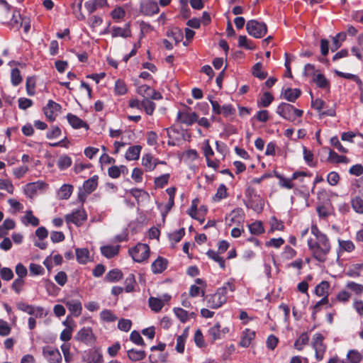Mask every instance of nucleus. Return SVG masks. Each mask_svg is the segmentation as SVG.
<instances>
[{
    "mask_svg": "<svg viewBox=\"0 0 363 363\" xmlns=\"http://www.w3.org/2000/svg\"><path fill=\"white\" fill-rule=\"evenodd\" d=\"M311 233L313 238H309L307 241L308 249L314 259L320 262H324L331 250L330 240L316 225H312Z\"/></svg>",
    "mask_w": 363,
    "mask_h": 363,
    "instance_id": "1",
    "label": "nucleus"
},
{
    "mask_svg": "<svg viewBox=\"0 0 363 363\" xmlns=\"http://www.w3.org/2000/svg\"><path fill=\"white\" fill-rule=\"evenodd\" d=\"M234 282V279H230L224 283L223 286L218 288L213 294L205 296L204 291H201V296L204 297L203 300L206 302V306L213 309H218L225 304L228 299V292H233L235 290Z\"/></svg>",
    "mask_w": 363,
    "mask_h": 363,
    "instance_id": "2",
    "label": "nucleus"
},
{
    "mask_svg": "<svg viewBox=\"0 0 363 363\" xmlns=\"http://www.w3.org/2000/svg\"><path fill=\"white\" fill-rule=\"evenodd\" d=\"M277 113L284 119L293 121L295 119L294 116L301 117L303 112L289 104L283 102L278 106Z\"/></svg>",
    "mask_w": 363,
    "mask_h": 363,
    "instance_id": "3",
    "label": "nucleus"
},
{
    "mask_svg": "<svg viewBox=\"0 0 363 363\" xmlns=\"http://www.w3.org/2000/svg\"><path fill=\"white\" fill-rule=\"evenodd\" d=\"M303 74L313 77V81L321 89H328L330 87L329 81L321 73L315 74V67L311 64H306L304 67Z\"/></svg>",
    "mask_w": 363,
    "mask_h": 363,
    "instance_id": "4",
    "label": "nucleus"
},
{
    "mask_svg": "<svg viewBox=\"0 0 363 363\" xmlns=\"http://www.w3.org/2000/svg\"><path fill=\"white\" fill-rule=\"evenodd\" d=\"M128 253L135 262H142L149 257L150 247L147 244L138 243L129 249Z\"/></svg>",
    "mask_w": 363,
    "mask_h": 363,
    "instance_id": "5",
    "label": "nucleus"
},
{
    "mask_svg": "<svg viewBox=\"0 0 363 363\" xmlns=\"http://www.w3.org/2000/svg\"><path fill=\"white\" fill-rule=\"evenodd\" d=\"M246 29L249 35L256 38H262L267 31L266 24L257 20L249 21L246 24Z\"/></svg>",
    "mask_w": 363,
    "mask_h": 363,
    "instance_id": "6",
    "label": "nucleus"
},
{
    "mask_svg": "<svg viewBox=\"0 0 363 363\" xmlns=\"http://www.w3.org/2000/svg\"><path fill=\"white\" fill-rule=\"evenodd\" d=\"M307 174L305 172H295L293 173L291 178L288 179L285 178L284 176L281 175L279 173L274 172V176L279 179V185L287 189H291L294 188V185L292 182L293 180L299 179L300 177H306Z\"/></svg>",
    "mask_w": 363,
    "mask_h": 363,
    "instance_id": "7",
    "label": "nucleus"
},
{
    "mask_svg": "<svg viewBox=\"0 0 363 363\" xmlns=\"http://www.w3.org/2000/svg\"><path fill=\"white\" fill-rule=\"evenodd\" d=\"M65 218L67 224L74 223L77 226H80L86 219V213L83 208L77 209L71 213L67 214Z\"/></svg>",
    "mask_w": 363,
    "mask_h": 363,
    "instance_id": "8",
    "label": "nucleus"
},
{
    "mask_svg": "<svg viewBox=\"0 0 363 363\" xmlns=\"http://www.w3.org/2000/svg\"><path fill=\"white\" fill-rule=\"evenodd\" d=\"M313 347L315 350V358L320 361L323 358L326 347L323 344V336L320 333H316L313 336Z\"/></svg>",
    "mask_w": 363,
    "mask_h": 363,
    "instance_id": "9",
    "label": "nucleus"
},
{
    "mask_svg": "<svg viewBox=\"0 0 363 363\" xmlns=\"http://www.w3.org/2000/svg\"><path fill=\"white\" fill-rule=\"evenodd\" d=\"M75 340L86 345H92L94 343L96 338L91 328L84 327L77 332Z\"/></svg>",
    "mask_w": 363,
    "mask_h": 363,
    "instance_id": "10",
    "label": "nucleus"
},
{
    "mask_svg": "<svg viewBox=\"0 0 363 363\" xmlns=\"http://www.w3.org/2000/svg\"><path fill=\"white\" fill-rule=\"evenodd\" d=\"M43 354L49 363H61L62 356L57 348L46 346L43 348Z\"/></svg>",
    "mask_w": 363,
    "mask_h": 363,
    "instance_id": "11",
    "label": "nucleus"
},
{
    "mask_svg": "<svg viewBox=\"0 0 363 363\" xmlns=\"http://www.w3.org/2000/svg\"><path fill=\"white\" fill-rule=\"evenodd\" d=\"M62 106L52 100H49L47 105L43 108L45 116L51 121L55 120L56 116L60 112Z\"/></svg>",
    "mask_w": 363,
    "mask_h": 363,
    "instance_id": "12",
    "label": "nucleus"
},
{
    "mask_svg": "<svg viewBox=\"0 0 363 363\" xmlns=\"http://www.w3.org/2000/svg\"><path fill=\"white\" fill-rule=\"evenodd\" d=\"M137 93L139 95L143 96L144 99L151 98L155 100L162 99V95L160 94V93L156 91L155 89H153L147 84H143L139 86L137 88Z\"/></svg>",
    "mask_w": 363,
    "mask_h": 363,
    "instance_id": "13",
    "label": "nucleus"
},
{
    "mask_svg": "<svg viewBox=\"0 0 363 363\" xmlns=\"http://www.w3.org/2000/svg\"><path fill=\"white\" fill-rule=\"evenodd\" d=\"M140 11L145 16H152L157 13L160 9L156 1L148 0L140 4Z\"/></svg>",
    "mask_w": 363,
    "mask_h": 363,
    "instance_id": "14",
    "label": "nucleus"
},
{
    "mask_svg": "<svg viewBox=\"0 0 363 363\" xmlns=\"http://www.w3.org/2000/svg\"><path fill=\"white\" fill-rule=\"evenodd\" d=\"M177 118L182 123L186 125H191L198 120V115L195 112L179 111Z\"/></svg>",
    "mask_w": 363,
    "mask_h": 363,
    "instance_id": "15",
    "label": "nucleus"
},
{
    "mask_svg": "<svg viewBox=\"0 0 363 363\" xmlns=\"http://www.w3.org/2000/svg\"><path fill=\"white\" fill-rule=\"evenodd\" d=\"M65 305L69 311L72 315L79 317L82 311V305L80 301L70 299L65 302Z\"/></svg>",
    "mask_w": 363,
    "mask_h": 363,
    "instance_id": "16",
    "label": "nucleus"
},
{
    "mask_svg": "<svg viewBox=\"0 0 363 363\" xmlns=\"http://www.w3.org/2000/svg\"><path fill=\"white\" fill-rule=\"evenodd\" d=\"M354 245L351 240L338 239V248L337 249V259L345 252H351L354 250Z\"/></svg>",
    "mask_w": 363,
    "mask_h": 363,
    "instance_id": "17",
    "label": "nucleus"
},
{
    "mask_svg": "<svg viewBox=\"0 0 363 363\" xmlns=\"http://www.w3.org/2000/svg\"><path fill=\"white\" fill-rule=\"evenodd\" d=\"M111 36L113 38L121 37V38H128L131 36V30L130 28V24H125L124 28L113 26L111 28Z\"/></svg>",
    "mask_w": 363,
    "mask_h": 363,
    "instance_id": "18",
    "label": "nucleus"
},
{
    "mask_svg": "<svg viewBox=\"0 0 363 363\" xmlns=\"http://www.w3.org/2000/svg\"><path fill=\"white\" fill-rule=\"evenodd\" d=\"M107 5V0H89L84 4L85 8L90 14L94 13L96 9H101Z\"/></svg>",
    "mask_w": 363,
    "mask_h": 363,
    "instance_id": "19",
    "label": "nucleus"
},
{
    "mask_svg": "<svg viewBox=\"0 0 363 363\" xmlns=\"http://www.w3.org/2000/svg\"><path fill=\"white\" fill-rule=\"evenodd\" d=\"M119 245H104L101 247L100 250L103 256L111 259L119 253Z\"/></svg>",
    "mask_w": 363,
    "mask_h": 363,
    "instance_id": "20",
    "label": "nucleus"
},
{
    "mask_svg": "<svg viewBox=\"0 0 363 363\" xmlns=\"http://www.w3.org/2000/svg\"><path fill=\"white\" fill-rule=\"evenodd\" d=\"M167 266V259L163 257H159L152 263L151 269L154 274H159L162 273L164 269H166Z\"/></svg>",
    "mask_w": 363,
    "mask_h": 363,
    "instance_id": "21",
    "label": "nucleus"
},
{
    "mask_svg": "<svg viewBox=\"0 0 363 363\" xmlns=\"http://www.w3.org/2000/svg\"><path fill=\"white\" fill-rule=\"evenodd\" d=\"M67 118L70 125L75 129L81 128H88L86 123L74 114L68 113Z\"/></svg>",
    "mask_w": 363,
    "mask_h": 363,
    "instance_id": "22",
    "label": "nucleus"
},
{
    "mask_svg": "<svg viewBox=\"0 0 363 363\" xmlns=\"http://www.w3.org/2000/svg\"><path fill=\"white\" fill-rule=\"evenodd\" d=\"M301 91L298 89L287 88L281 92L283 97L290 102H294L300 96Z\"/></svg>",
    "mask_w": 363,
    "mask_h": 363,
    "instance_id": "23",
    "label": "nucleus"
},
{
    "mask_svg": "<svg viewBox=\"0 0 363 363\" xmlns=\"http://www.w3.org/2000/svg\"><path fill=\"white\" fill-rule=\"evenodd\" d=\"M328 160L333 163H344L347 164L350 162L349 158L344 155H339L337 152L333 150H330Z\"/></svg>",
    "mask_w": 363,
    "mask_h": 363,
    "instance_id": "24",
    "label": "nucleus"
},
{
    "mask_svg": "<svg viewBox=\"0 0 363 363\" xmlns=\"http://www.w3.org/2000/svg\"><path fill=\"white\" fill-rule=\"evenodd\" d=\"M98 185V177L94 175L91 178L86 180L83 184V189L86 194H91L97 187Z\"/></svg>",
    "mask_w": 363,
    "mask_h": 363,
    "instance_id": "25",
    "label": "nucleus"
},
{
    "mask_svg": "<svg viewBox=\"0 0 363 363\" xmlns=\"http://www.w3.org/2000/svg\"><path fill=\"white\" fill-rule=\"evenodd\" d=\"M76 257L79 264H86L89 261V252L86 248H77Z\"/></svg>",
    "mask_w": 363,
    "mask_h": 363,
    "instance_id": "26",
    "label": "nucleus"
},
{
    "mask_svg": "<svg viewBox=\"0 0 363 363\" xmlns=\"http://www.w3.org/2000/svg\"><path fill=\"white\" fill-rule=\"evenodd\" d=\"M255 337V331L250 329H246L244 332L243 336L240 342V345L242 347H247L251 344L252 340Z\"/></svg>",
    "mask_w": 363,
    "mask_h": 363,
    "instance_id": "27",
    "label": "nucleus"
},
{
    "mask_svg": "<svg viewBox=\"0 0 363 363\" xmlns=\"http://www.w3.org/2000/svg\"><path fill=\"white\" fill-rule=\"evenodd\" d=\"M127 354L130 360L133 362H137L143 359L145 356V352L144 350H139L135 349H130L127 351Z\"/></svg>",
    "mask_w": 363,
    "mask_h": 363,
    "instance_id": "28",
    "label": "nucleus"
},
{
    "mask_svg": "<svg viewBox=\"0 0 363 363\" xmlns=\"http://www.w3.org/2000/svg\"><path fill=\"white\" fill-rule=\"evenodd\" d=\"M330 289V284L327 281H322L315 288V293L318 296L327 297L328 296V291Z\"/></svg>",
    "mask_w": 363,
    "mask_h": 363,
    "instance_id": "29",
    "label": "nucleus"
},
{
    "mask_svg": "<svg viewBox=\"0 0 363 363\" xmlns=\"http://www.w3.org/2000/svg\"><path fill=\"white\" fill-rule=\"evenodd\" d=\"M142 147L140 145L130 147L125 153V158L128 160H136L139 158Z\"/></svg>",
    "mask_w": 363,
    "mask_h": 363,
    "instance_id": "30",
    "label": "nucleus"
},
{
    "mask_svg": "<svg viewBox=\"0 0 363 363\" xmlns=\"http://www.w3.org/2000/svg\"><path fill=\"white\" fill-rule=\"evenodd\" d=\"M148 303L151 310L155 312L160 311L164 306L162 299L153 296L149 298Z\"/></svg>",
    "mask_w": 363,
    "mask_h": 363,
    "instance_id": "31",
    "label": "nucleus"
},
{
    "mask_svg": "<svg viewBox=\"0 0 363 363\" xmlns=\"http://www.w3.org/2000/svg\"><path fill=\"white\" fill-rule=\"evenodd\" d=\"M73 191V186L70 184H63L58 191V196L61 199H68Z\"/></svg>",
    "mask_w": 363,
    "mask_h": 363,
    "instance_id": "32",
    "label": "nucleus"
},
{
    "mask_svg": "<svg viewBox=\"0 0 363 363\" xmlns=\"http://www.w3.org/2000/svg\"><path fill=\"white\" fill-rule=\"evenodd\" d=\"M352 209L357 213L363 214V199L359 196H356L351 200Z\"/></svg>",
    "mask_w": 363,
    "mask_h": 363,
    "instance_id": "33",
    "label": "nucleus"
},
{
    "mask_svg": "<svg viewBox=\"0 0 363 363\" xmlns=\"http://www.w3.org/2000/svg\"><path fill=\"white\" fill-rule=\"evenodd\" d=\"M23 223L26 225L38 226L39 225V219L33 216L31 211H27L23 218Z\"/></svg>",
    "mask_w": 363,
    "mask_h": 363,
    "instance_id": "34",
    "label": "nucleus"
},
{
    "mask_svg": "<svg viewBox=\"0 0 363 363\" xmlns=\"http://www.w3.org/2000/svg\"><path fill=\"white\" fill-rule=\"evenodd\" d=\"M123 274L121 270L113 269L110 270L106 275V279L110 282H116L121 279Z\"/></svg>",
    "mask_w": 363,
    "mask_h": 363,
    "instance_id": "35",
    "label": "nucleus"
},
{
    "mask_svg": "<svg viewBox=\"0 0 363 363\" xmlns=\"http://www.w3.org/2000/svg\"><path fill=\"white\" fill-rule=\"evenodd\" d=\"M142 164L145 167L146 171H152L157 166V163H153V157L147 154L142 158Z\"/></svg>",
    "mask_w": 363,
    "mask_h": 363,
    "instance_id": "36",
    "label": "nucleus"
},
{
    "mask_svg": "<svg viewBox=\"0 0 363 363\" xmlns=\"http://www.w3.org/2000/svg\"><path fill=\"white\" fill-rule=\"evenodd\" d=\"M206 255L210 259L218 262L221 269L225 268V259L223 257H221L220 256H219V255L217 252H216L215 250H209L207 251Z\"/></svg>",
    "mask_w": 363,
    "mask_h": 363,
    "instance_id": "37",
    "label": "nucleus"
},
{
    "mask_svg": "<svg viewBox=\"0 0 363 363\" xmlns=\"http://www.w3.org/2000/svg\"><path fill=\"white\" fill-rule=\"evenodd\" d=\"M100 318L104 322L112 323L117 320V316L111 310L105 309L100 313Z\"/></svg>",
    "mask_w": 363,
    "mask_h": 363,
    "instance_id": "38",
    "label": "nucleus"
},
{
    "mask_svg": "<svg viewBox=\"0 0 363 363\" xmlns=\"http://www.w3.org/2000/svg\"><path fill=\"white\" fill-rule=\"evenodd\" d=\"M264 206V202L262 199L260 198H257L255 199H251L248 203L247 204V206L248 208H252L255 211L259 213L262 211Z\"/></svg>",
    "mask_w": 363,
    "mask_h": 363,
    "instance_id": "39",
    "label": "nucleus"
},
{
    "mask_svg": "<svg viewBox=\"0 0 363 363\" xmlns=\"http://www.w3.org/2000/svg\"><path fill=\"white\" fill-rule=\"evenodd\" d=\"M72 164V159L68 155H61L57 161V167L60 170H64L69 167Z\"/></svg>",
    "mask_w": 363,
    "mask_h": 363,
    "instance_id": "40",
    "label": "nucleus"
},
{
    "mask_svg": "<svg viewBox=\"0 0 363 363\" xmlns=\"http://www.w3.org/2000/svg\"><path fill=\"white\" fill-rule=\"evenodd\" d=\"M220 325L219 323L215 324L213 326L209 328L208 334L212 337L213 340L220 339L223 331L220 330Z\"/></svg>",
    "mask_w": 363,
    "mask_h": 363,
    "instance_id": "41",
    "label": "nucleus"
},
{
    "mask_svg": "<svg viewBox=\"0 0 363 363\" xmlns=\"http://www.w3.org/2000/svg\"><path fill=\"white\" fill-rule=\"evenodd\" d=\"M350 363H360L362 360V355L357 350H350L347 354Z\"/></svg>",
    "mask_w": 363,
    "mask_h": 363,
    "instance_id": "42",
    "label": "nucleus"
},
{
    "mask_svg": "<svg viewBox=\"0 0 363 363\" xmlns=\"http://www.w3.org/2000/svg\"><path fill=\"white\" fill-rule=\"evenodd\" d=\"M142 105V109H144L147 115H152L156 106L153 101H150L149 99L145 98L143 100Z\"/></svg>",
    "mask_w": 363,
    "mask_h": 363,
    "instance_id": "43",
    "label": "nucleus"
},
{
    "mask_svg": "<svg viewBox=\"0 0 363 363\" xmlns=\"http://www.w3.org/2000/svg\"><path fill=\"white\" fill-rule=\"evenodd\" d=\"M346 38L345 33H339L335 37L333 38V47L332 51L337 50L341 46V42L344 41Z\"/></svg>",
    "mask_w": 363,
    "mask_h": 363,
    "instance_id": "44",
    "label": "nucleus"
},
{
    "mask_svg": "<svg viewBox=\"0 0 363 363\" xmlns=\"http://www.w3.org/2000/svg\"><path fill=\"white\" fill-rule=\"evenodd\" d=\"M296 255V251L291 247L286 245L281 255V257L282 260H289L293 259Z\"/></svg>",
    "mask_w": 363,
    "mask_h": 363,
    "instance_id": "45",
    "label": "nucleus"
},
{
    "mask_svg": "<svg viewBox=\"0 0 363 363\" xmlns=\"http://www.w3.org/2000/svg\"><path fill=\"white\" fill-rule=\"evenodd\" d=\"M252 74L259 78V79H264L267 77L266 72L262 71V63L257 62L252 67Z\"/></svg>",
    "mask_w": 363,
    "mask_h": 363,
    "instance_id": "46",
    "label": "nucleus"
},
{
    "mask_svg": "<svg viewBox=\"0 0 363 363\" xmlns=\"http://www.w3.org/2000/svg\"><path fill=\"white\" fill-rule=\"evenodd\" d=\"M114 89L116 94L120 96L124 95L128 91L125 83L121 79H118L116 81Z\"/></svg>",
    "mask_w": 363,
    "mask_h": 363,
    "instance_id": "47",
    "label": "nucleus"
},
{
    "mask_svg": "<svg viewBox=\"0 0 363 363\" xmlns=\"http://www.w3.org/2000/svg\"><path fill=\"white\" fill-rule=\"evenodd\" d=\"M187 337V334L184 333L182 335H179L177 337V345H176V350L179 353H183L184 351V346H185V342L186 339Z\"/></svg>",
    "mask_w": 363,
    "mask_h": 363,
    "instance_id": "48",
    "label": "nucleus"
},
{
    "mask_svg": "<svg viewBox=\"0 0 363 363\" xmlns=\"http://www.w3.org/2000/svg\"><path fill=\"white\" fill-rule=\"evenodd\" d=\"M228 196L227 188L224 184H220L217 189V192L213 197L214 201H219L223 199L226 198Z\"/></svg>",
    "mask_w": 363,
    "mask_h": 363,
    "instance_id": "49",
    "label": "nucleus"
},
{
    "mask_svg": "<svg viewBox=\"0 0 363 363\" xmlns=\"http://www.w3.org/2000/svg\"><path fill=\"white\" fill-rule=\"evenodd\" d=\"M169 174H164L155 179V185L156 188H163L167 183L169 179Z\"/></svg>",
    "mask_w": 363,
    "mask_h": 363,
    "instance_id": "50",
    "label": "nucleus"
},
{
    "mask_svg": "<svg viewBox=\"0 0 363 363\" xmlns=\"http://www.w3.org/2000/svg\"><path fill=\"white\" fill-rule=\"evenodd\" d=\"M174 312L177 318L182 323H186L189 319V313L182 308H174Z\"/></svg>",
    "mask_w": 363,
    "mask_h": 363,
    "instance_id": "51",
    "label": "nucleus"
},
{
    "mask_svg": "<svg viewBox=\"0 0 363 363\" xmlns=\"http://www.w3.org/2000/svg\"><path fill=\"white\" fill-rule=\"evenodd\" d=\"M346 287L356 294H361L363 293V285L361 284H358L354 281H348L346 284Z\"/></svg>",
    "mask_w": 363,
    "mask_h": 363,
    "instance_id": "52",
    "label": "nucleus"
},
{
    "mask_svg": "<svg viewBox=\"0 0 363 363\" xmlns=\"http://www.w3.org/2000/svg\"><path fill=\"white\" fill-rule=\"evenodd\" d=\"M252 234L259 235L264 232V228L261 222H255L248 225Z\"/></svg>",
    "mask_w": 363,
    "mask_h": 363,
    "instance_id": "53",
    "label": "nucleus"
},
{
    "mask_svg": "<svg viewBox=\"0 0 363 363\" xmlns=\"http://www.w3.org/2000/svg\"><path fill=\"white\" fill-rule=\"evenodd\" d=\"M103 355L98 350L92 351L89 354V363H101Z\"/></svg>",
    "mask_w": 363,
    "mask_h": 363,
    "instance_id": "54",
    "label": "nucleus"
},
{
    "mask_svg": "<svg viewBox=\"0 0 363 363\" xmlns=\"http://www.w3.org/2000/svg\"><path fill=\"white\" fill-rule=\"evenodd\" d=\"M11 79L13 86H17L21 82L22 77L20 70L18 68H14L11 70Z\"/></svg>",
    "mask_w": 363,
    "mask_h": 363,
    "instance_id": "55",
    "label": "nucleus"
},
{
    "mask_svg": "<svg viewBox=\"0 0 363 363\" xmlns=\"http://www.w3.org/2000/svg\"><path fill=\"white\" fill-rule=\"evenodd\" d=\"M132 322L129 319L121 318L118 320V328L122 331L128 332L130 330Z\"/></svg>",
    "mask_w": 363,
    "mask_h": 363,
    "instance_id": "56",
    "label": "nucleus"
},
{
    "mask_svg": "<svg viewBox=\"0 0 363 363\" xmlns=\"http://www.w3.org/2000/svg\"><path fill=\"white\" fill-rule=\"evenodd\" d=\"M303 159L307 164L310 167H314L315 163L313 162V154L306 147L303 148Z\"/></svg>",
    "mask_w": 363,
    "mask_h": 363,
    "instance_id": "57",
    "label": "nucleus"
},
{
    "mask_svg": "<svg viewBox=\"0 0 363 363\" xmlns=\"http://www.w3.org/2000/svg\"><path fill=\"white\" fill-rule=\"evenodd\" d=\"M308 340L309 339H308L307 334H306V333L301 334V336L299 337V338L297 340H296V342L294 343L295 347L298 350H301L303 349V345H305L308 343Z\"/></svg>",
    "mask_w": 363,
    "mask_h": 363,
    "instance_id": "58",
    "label": "nucleus"
},
{
    "mask_svg": "<svg viewBox=\"0 0 363 363\" xmlns=\"http://www.w3.org/2000/svg\"><path fill=\"white\" fill-rule=\"evenodd\" d=\"M135 277L133 274H130L128 277H126L125 284V290L126 292L130 293L134 291V284H135Z\"/></svg>",
    "mask_w": 363,
    "mask_h": 363,
    "instance_id": "59",
    "label": "nucleus"
},
{
    "mask_svg": "<svg viewBox=\"0 0 363 363\" xmlns=\"http://www.w3.org/2000/svg\"><path fill=\"white\" fill-rule=\"evenodd\" d=\"M1 277L4 281H10L13 278V272L9 267H3L0 272Z\"/></svg>",
    "mask_w": 363,
    "mask_h": 363,
    "instance_id": "60",
    "label": "nucleus"
},
{
    "mask_svg": "<svg viewBox=\"0 0 363 363\" xmlns=\"http://www.w3.org/2000/svg\"><path fill=\"white\" fill-rule=\"evenodd\" d=\"M130 340L138 345H145L143 337H141L140 334L136 330H133L131 332L130 335Z\"/></svg>",
    "mask_w": 363,
    "mask_h": 363,
    "instance_id": "61",
    "label": "nucleus"
},
{
    "mask_svg": "<svg viewBox=\"0 0 363 363\" xmlns=\"http://www.w3.org/2000/svg\"><path fill=\"white\" fill-rule=\"evenodd\" d=\"M11 330V328L9 323L2 319H0V336L4 337L9 335Z\"/></svg>",
    "mask_w": 363,
    "mask_h": 363,
    "instance_id": "62",
    "label": "nucleus"
},
{
    "mask_svg": "<svg viewBox=\"0 0 363 363\" xmlns=\"http://www.w3.org/2000/svg\"><path fill=\"white\" fill-rule=\"evenodd\" d=\"M272 95L269 92H265L260 99L259 104L262 107H267L273 101Z\"/></svg>",
    "mask_w": 363,
    "mask_h": 363,
    "instance_id": "63",
    "label": "nucleus"
},
{
    "mask_svg": "<svg viewBox=\"0 0 363 363\" xmlns=\"http://www.w3.org/2000/svg\"><path fill=\"white\" fill-rule=\"evenodd\" d=\"M15 272L18 276V278L23 279L28 274V270L26 267L21 263L16 264L15 267Z\"/></svg>",
    "mask_w": 363,
    "mask_h": 363,
    "instance_id": "64",
    "label": "nucleus"
}]
</instances>
